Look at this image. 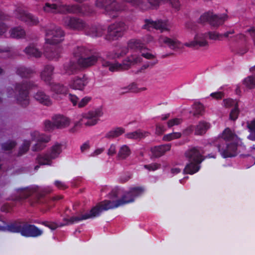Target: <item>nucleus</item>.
<instances>
[{
  "instance_id": "obj_1",
  "label": "nucleus",
  "mask_w": 255,
  "mask_h": 255,
  "mask_svg": "<svg viewBox=\"0 0 255 255\" xmlns=\"http://www.w3.org/2000/svg\"><path fill=\"white\" fill-rule=\"evenodd\" d=\"M65 32L61 27L50 24L45 29V43L43 54L49 60H58L60 57L61 48L56 45L64 40Z\"/></svg>"
},
{
  "instance_id": "obj_2",
  "label": "nucleus",
  "mask_w": 255,
  "mask_h": 255,
  "mask_svg": "<svg viewBox=\"0 0 255 255\" xmlns=\"http://www.w3.org/2000/svg\"><path fill=\"white\" fill-rule=\"evenodd\" d=\"M241 139L229 128H226L214 144L224 158L237 155L238 147Z\"/></svg>"
},
{
  "instance_id": "obj_3",
  "label": "nucleus",
  "mask_w": 255,
  "mask_h": 255,
  "mask_svg": "<svg viewBox=\"0 0 255 255\" xmlns=\"http://www.w3.org/2000/svg\"><path fill=\"white\" fill-rule=\"evenodd\" d=\"M46 193L44 191L40 192L37 187L30 186L19 188L15 189L16 196L12 199L18 201L33 195L34 199L30 203L31 206H35L36 204H44L47 207L48 209H50L54 206L53 202L54 201L59 200L63 197L61 195H57L53 197L52 199H49L46 196Z\"/></svg>"
},
{
  "instance_id": "obj_4",
  "label": "nucleus",
  "mask_w": 255,
  "mask_h": 255,
  "mask_svg": "<svg viewBox=\"0 0 255 255\" xmlns=\"http://www.w3.org/2000/svg\"><path fill=\"white\" fill-rule=\"evenodd\" d=\"M0 231L18 233L25 238H37L42 235L43 233L42 230L23 219L14 220L5 226L0 225Z\"/></svg>"
},
{
  "instance_id": "obj_5",
  "label": "nucleus",
  "mask_w": 255,
  "mask_h": 255,
  "mask_svg": "<svg viewBox=\"0 0 255 255\" xmlns=\"http://www.w3.org/2000/svg\"><path fill=\"white\" fill-rule=\"evenodd\" d=\"M95 5L103 9L106 15L113 19L118 17L120 12L126 10L128 8L126 4L120 3L117 0H96Z\"/></svg>"
},
{
  "instance_id": "obj_6",
  "label": "nucleus",
  "mask_w": 255,
  "mask_h": 255,
  "mask_svg": "<svg viewBox=\"0 0 255 255\" xmlns=\"http://www.w3.org/2000/svg\"><path fill=\"white\" fill-rule=\"evenodd\" d=\"M37 85L33 81H23L16 83L14 89L17 94L15 98L17 103L25 108L29 104V90L37 88Z\"/></svg>"
},
{
  "instance_id": "obj_7",
  "label": "nucleus",
  "mask_w": 255,
  "mask_h": 255,
  "mask_svg": "<svg viewBox=\"0 0 255 255\" xmlns=\"http://www.w3.org/2000/svg\"><path fill=\"white\" fill-rule=\"evenodd\" d=\"M142 58L137 55H131L124 59L122 63L118 62L112 63L111 62L103 60L101 62L102 66L103 67H108L111 72H116L119 71L128 69L132 65H134L141 62Z\"/></svg>"
},
{
  "instance_id": "obj_8",
  "label": "nucleus",
  "mask_w": 255,
  "mask_h": 255,
  "mask_svg": "<svg viewBox=\"0 0 255 255\" xmlns=\"http://www.w3.org/2000/svg\"><path fill=\"white\" fill-rule=\"evenodd\" d=\"M128 29V27L124 22L116 21L108 26L105 38L108 41L118 40L124 36Z\"/></svg>"
},
{
  "instance_id": "obj_9",
  "label": "nucleus",
  "mask_w": 255,
  "mask_h": 255,
  "mask_svg": "<svg viewBox=\"0 0 255 255\" xmlns=\"http://www.w3.org/2000/svg\"><path fill=\"white\" fill-rule=\"evenodd\" d=\"M227 18L226 14H214L212 12L208 11L201 15L198 20L201 23L208 22L212 26L217 27L223 24Z\"/></svg>"
},
{
  "instance_id": "obj_10",
  "label": "nucleus",
  "mask_w": 255,
  "mask_h": 255,
  "mask_svg": "<svg viewBox=\"0 0 255 255\" xmlns=\"http://www.w3.org/2000/svg\"><path fill=\"white\" fill-rule=\"evenodd\" d=\"M128 49L134 51H140V52L147 50L140 40L131 39L128 42L127 47H121L119 51L114 52V55L112 56L111 57L114 59L122 57L128 53Z\"/></svg>"
},
{
  "instance_id": "obj_11",
  "label": "nucleus",
  "mask_w": 255,
  "mask_h": 255,
  "mask_svg": "<svg viewBox=\"0 0 255 255\" xmlns=\"http://www.w3.org/2000/svg\"><path fill=\"white\" fill-rule=\"evenodd\" d=\"M64 26L69 29L81 31L87 26L86 22L80 18L75 16H66L63 18Z\"/></svg>"
},
{
  "instance_id": "obj_12",
  "label": "nucleus",
  "mask_w": 255,
  "mask_h": 255,
  "mask_svg": "<svg viewBox=\"0 0 255 255\" xmlns=\"http://www.w3.org/2000/svg\"><path fill=\"white\" fill-rule=\"evenodd\" d=\"M99 210L97 208H92L89 213H86L81 216H72L69 218H64L63 223L60 224V226H64L78 223L84 220L96 217L98 214Z\"/></svg>"
},
{
  "instance_id": "obj_13",
  "label": "nucleus",
  "mask_w": 255,
  "mask_h": 255,
  "mask_svg": "<svg viewBox=\"0 0 255 255\" xmlns=\"http://www.w3.org/2000/svg\"><path fill=\"white\" fill-rule=\"evenodd\" d=\"M15 15L18 19L24 22L27 25H36L39 23V19L37 16L27 12L20 6L16 9Z\"/></svg>"
},
{
  "instance_id": "obj_14",
  "label": "nucleus",
  "mask_w": 255,
  "mask_h": 255,
  "mask_svg": "<svg viewBox=\"0 0 255 255\" xmlns=\"http://www.w3.org/2000/svg\"><path fill=\"white\" fill-rule=\"evenodd\" d=\"M144 24L142 26V28L150 30V28L158 29L161 32L169 31V26L167 21L158 20L153 21L150 19H146L144 20Z\"/></svg>"
},
{
  "instance_id": "obj_15",
  "label": "nucleus",
  "mask_w": 255,
  "mask_h": 255,
  "mask_svg": "<svg viewBox=\"0 0 255 255\" xmlns=\"http://www.w3.org/2000/svg\"><path fill=\"white\" fill-rule=\"evenodd\" d=\"M123 200L121 199L111 201L110 200H104L99 205L94 207L93 208H97L98 210V214L96 215V217L99 216L102 211H107L111 209L117 208L120 206L124 205Z\"/></svg>"
},
{
  "instance_id": "obj_16",
  "label": "nucleus",
  "mask_w": 255,
  "mask_h": 255,
  "mask_svg": "<svg viewBox=\"0 0 255 255\" xmlns=\"http://www.w3.org/2000/svg\"><path fill=\"white\" fill-rule=\"evenodd\" d=\"M144 191V189L141 187H135L131 188L129 192L124 195L121 199L123 201L124 204L132 202L134 198L140 196Z\"/></svg>"
},
{
  "instance_id": "obj_17",
  "label": "nucleus",
  "mask_w": 255,
  "mask_h": 255,
  "mask_svg": "<svg viewBox=\"0 0 255 255\" xmlns=\"http://www.w3.org/2000/svg\"><path fill=\"white\" fill-rule=\"evenodd\" d=\"M185 156L189 161L196 162L197 163H201L204 159L199 147H191L185 152Z\"/></svg>"
},
{
  "instance_id": "obj_18",
  "label": "nucleus",
  "mask_w": 255,
  "mask_h": 255,
  "mask_svg": "<svg viewBox=\"0 0 255 255\" xmlns=\"http://www.w3.org/2000/svg\"><path fill=\"white\" fill-rule=\"evenodd\" d=\"M185 45L188 47H205L208 45L207 41V34H198L195 35L194 40L190 42L185 43Z\"/></svg>"
},
{
  "instance_id": "obj_19",
  "label": "nucleus",
  "mask_w": 255,
  "mask_h": 255,
  "mask_svg": "<svg viewBox=\"0 0 255 255\" xmlns=\"http://www.w3.org/2000/svg\"><path fill=\"white\" fill-rule=\"evenodd\" d=\"M50 87V90L52 92V97L55 99H58V95L65 96L68 93V88L63 84L57 83H50L48 84Z\"/></svg>"
},
{
  "instance_id": "obj_20",
  "label": "nucleus",
  "mask_w": 255,
  "mask_h": 255,
  "mask_svg": "<svg viewBox=\"0 0 255 255\" xmlns=\"http://www.w3.org/2000/svg\"><path fill=\"white\" fill-rule=\"evenodd\" d=\"M103 115V112L100 109L89 111L86 115L87 122L85 125L87 126H92L96 125L99 118Z\"/></svg>"
},
{
  "instance_id": "obj_21",
  "label": "nucleus",
  "mask_w": 255,
  "mask_h": 255,
  "mask_svg": "<svg viewBox=\"0 0 255 255\" xmlns=\"http://www.w3.org/2000/svg\"><path fill=\"white\" fill-rule=\"evenodd\" d=\"M62 3L55 1L54 3L46 2L43 6V10L46 13L53 14L62 13Z\"/></svg>"
},
{
  "instance_id": "obj_22",
  "label": "nucleus",
  "mask_w": 255,
  "mask_h": 255,
  "mask_svg": "<svg viewBox=\"0 0 255 255\" xmlns=\"http://www.w3.org/2000/svg\"><path fill=\"white\" fill-rule=\"evenodd\" d=\"M87 84L86 78L83 76L82 77L78 76L72 78L69 82V86L74 90L83 91Z\"/></svg>"
},
{
  "instance_id": "obj_23",
  "label": "nucleus",
  "mask_w": 255,
  "mask_h": 255,
  "mask_svg": "<svg viewBox=\"0 0 255 255\" xmlns=\"http://www.w3.org/2000/svg\"><path fill=\"white\" fill-rule=\"evenodd\" d=\"M85 34L91 37H101L104 32V29L100 25H92L85 28Z\"/></svg>"
},
{
  "instance_id": "obj_24",
  "label": "nucleus",
  "mask_w": 255,
  "mask_h": 255,
  "mask_svg": "<svg viewBox=\"0 0 255 255\" xmlns=\"http://www.w3.org/2000/svg\"><path fill=\"white\" fill-rule=\"evenodd\" d=\"M99 56L97 54H91L85 56L84 58L78 59L79 64L83 67H88L94 65L99 59Z\"/></svg>"
},
{
  "instance_id": "obj_25",
  "label": "nucleus",
  "mask_w": 255,
  "mask_h": 255,
  "mask_svg": "<svg viewBox=\"0 0 255 255\" xmlns=\"http://www.w3.org/2000/svg\"><path fill=\"white\" fill-rule=\"evenodd\" d=\"M34 98L36 101L44 106H50L52 104V100L49 96L46 95L42 91H37L34 94Z\"/></svg>"
},
{
  "instance_id": "obj_26",
  "label": "nucleus",
  "mask_w": 255,
  "mask_h": 255,
  "mask_svg": "<svg viewBox=\"0 0 255 255\" xmlns=\"http://www.w3.org/2000/svg\"><path fill=\"white\" fill-rule=\"evenodd\" d=\"M54 69V68L52 65H47L44 66L43 70L41 72V78L47 84L51 83Z\"/></svg>"
},
{
  "instance_id": "obj_27",
  "label": "nucleus",
  "mask_w": 255,
  "mask_h": 255,
  "mask_svg": "<svg viewBox=\"0 0 255 255\" xmlns=\"http://www.w3.org/2000/svg\"><path fill=\"white\" fill-rule=\"evenodd\" d=\"M62 13L84 14L83 7L78 4L67 5L62 3Z\"/></svg>"
},
{
  "instance_id": "obj_28",
  "label": "nucleus",
  "mask_w": 255,
  "mask_h": 255,
  "mask_svg": "<svg viewBox=\"0 0 255 255\" xmlns=\"http://www.w3.org/2000/svg\"><path fill=\"white\" fill-rule=\"evenodd\" d=\"M171 146L170 144H165L155 146L151 148V152L155 157H159L162 156L166 151L170 150Z\"/></svg>"
},
{
  "instance_id": "obj_29",
  "label": "nucleus",
  "mask_w": 255,
  "mask_h": 255,
  "mask_svg": "<svg viewBox=\"0 0 255 255\" xmlns=\"http://www.w3.org/2000/svg\"><path fill=\"white\" fill-rule=\"evenodd\" d=\"M56 128H64L68 127L70 124L69 120L62 115H55L52 118Z\"/></svg>"
},
{
  "instance_id": "obj_30",
  "label": "nucleus",
  "mask_w": 255,
  "mask_h": 255,
  "mask_svg": "<svg viewBox=\"0 0 255 255\" xmlns=\"http://www.w3.org/2000/svg\"><path fill=\"white\" fill-rule=\"evenodd\" d=\"M35 73L32 69L24 66H20L16 68V73L22 78H30Z\"/></svg>"
},
{
  "instance_id": "obj_31",
  "label": "nucleus",
  "mask_w": 255,
  "mask_h": 255,
  "mask_svg": "<svg viewBox=\"0 0 255 255\" xmlns=\"http://www.w3.org/2000/svg\"><path fill=\"white\" fill-rule=\"evenodd\" d=\"M189 163L186 164L183 173L184 174H188L192 175L197 172L200 169L201 163H197V162L189 161Z\"/></svg>"
},
{
  "instance_id": "obj_32",
  "label": "nucleus",
  "mask_w": 255,
  "mask_h": 255,
  "mask_svg": "<svg viewBox=\"0 0 255 255\" xmlns=\"http://www.w3.org/2000/svg\"><path fill=\"white\" fill-rule=\"evenodd\" d=\"M123 1L129 3L131 6L141 10H145L149 7L145 0H122Z\"/></svg>"
},
{
  "instance_id": "obj_33",
  "label": "nucleus",
  "mask_w": 255,
  "mask_h": 255,
  "mask_svg": "<svg viewBox=\"0 0 255 255\" xmlns=\"http://www.w3.org/2000/svg\"><path fill=\"white\" fill-rule=\"evenodd\" d=\"M91 51L84 46H77L73 51L74 56L78 59L82 58L91 54Z\"/></svg>"
},
{
  "instance_id": "obj_34",
  "label": "nucleus",
  "mask_w": 255,
  "mask_h": 255,
  "mask_svg": "<svg viewBox=\"0 0 255 255\" xmlns=\"http://www.w3.org/2000/svg\"><path fill=\"white\" fill-rule=\"evenodd\" d=\"M9 33L11 37L16 39L23 38L26 35L25 30L21 26H16L11 28Z\"/></svg>"
},
{
  "instance_id": "obj_35",
  "label": "nucleus",
  "mask_w": 255,
  "mask_h": 255,
  "mask_svg": "<svg viewBox=\"0 0 255 255\" xmlns=\"http://www.w3.org/2000/svg\"><path fill=\"white\" fill-rule=\"evenodd\" d=\"M24 52L28 56L35 58L40 57L42 54V52L33 44H30L27 46L24 49Z\"/></svg>"
},
{
  "instance_id": "obj_36",
  "label": "nucleus",
  "mask_w": 255,
  "mask_h": 255,
  "mask_svg": "<svg viewBox=\"0 0 255 255\" xmlns=\"http://www.w3.org/2000/svg\"><path fill=\"white\" fill-rule=\"evenodd\" d=\"M32 140L38 141L45 144L50 140V137L48 135L40 134L38 131H34L31 133Z\"/></svg>"
},
{
  "instance_id": "obj_37",
  "label": "nucleus",
  "mask_w": 255,
  "mask_h": 255,
  "mask_svg": "<svg viewBox=\"0 0 255 255\" xmlns=\"http://www.w3.org/2000/svg\"><path fill=\"white\" fill-rule=\"evenodd\" d=\"M63 68L65 73L70 75L76 73L78 70V65L75 62L70 61L63 65Z\"/></svg>"
},
{
  "instance_id": "obj_38",
  "label": "nucleus",
  "mask_w": 255,
  "mask_h": 255,
  "mask_svg": "<svg viewBox=\"0 0 255 255\" xmlns=\"http://www.w3.org/2000/svg\"><path fill=\"white\" fill-rule=\"evenodd\" d=\"M52 159L48 153L38 154L36 158V162L39 165H51Z\"/></svg>"
},
{
  "instance_id": "obj_39",
  "label": "nucleus",
  "mask_w": 255,
  "mask_h": 255,
  "mask_svg": "<svg viewBox=\"0 0 255 255\" xmlns=\"http://www.w3.org/2000/svg\"><path fill=\"white\" fill-rule=\"evenodd\" d=\"M131 154L129 147L127 145H123L120 147L118 153V158L120 159H126Z\"/></svg>"
},
{
  "instance_id": "obj_40",
  "label": "nucleus",
  "mask_w": 255,
  "mask_h": 255,
  "mask_svg": "<svg viewBox=\"0 0 255 255\" xmlns=\"http://www.w3.org/2000/svg\"><path fill=\"white\" fill-rule=\"evenodd\" d=\"M125 132V129L121 127L116 128L108 132L105 137L107 138H113L118 137Z\"/></svg>"
},
{
  "instance_id": "obj_41",
  "label": "nucleus",
  "mask_w": 255,
  "mask_h": 255,
  "mask_svg": "<svg viewBox=\"0 0 255 255\" xmlns=\"http://www.w3.org/2000/svg\"><path fill=\"white\" fill-rule=\"evenodd\" d=\"M195 127V134L202 135L204 134L209 128V124L205 122H200Z\"/></svg>"
},
{
  "instance_id": "obj_42",
  "label": "nucleus",
  "mask_w": 255,
  "mask_h": 255,
  "mask_svg": "<svg viewBox=\"0 0 255 255\" xmlns=\"http://www.w3.org/2000/svg\"><path fill=\"white\" fill-rule=\"evenodd\" d=\"M234 30H230L229 31H227L225 32L224 34H219L218 33H217L216 32H208V33H205V34H207V37L209 36V38L210 39L212 40H217V39H220L223 36L227 37L229 36L230 34H232L234 33Z\"/></svg>"
},
{
  "instance_id": "obj_43",
  "label": "nucleus",
  "mask_w": 255,
  "mask_h": 255,
  "mask_svg": "<svg viewBox=\"0 0 255 255\" xmlns=\"http://www.w3.org/2000/svg\"><path fill=\"white\" fill-rule=\"evenodd\" d=\"M161 39L164 44L172 49H175L180 46V43L176 39H173L167 37H164Z\"/></svg>"
},
{
  "instance_id": "obj_44",
  "label": "nucleus",
  "mask_w": 255,
  "mask_h": 255,
  "mask_svg": "<svg viewBox=\"0 0 255 255\" xmlns=\"http://www.w3.org/2000/svg\"><path fill=\"white\" fill-rule=\"evenodd\" d=\"M61 151V145L59 143H56L51 147L50 150L47 153H49L51 158L54 159L58 156Z\"/></svg>"
},
{
  "instance_id": "obj_45",
  "label": "nucleus",
  "mask_w": 255,
  "mask_h": 255,
  "mask_svg": "<svg viewBox=\"0 0 255 255\" xmlns=\"http://www.w3.org/2000/svg\"><path fill=\"white\" fill-rule=\"evenodd\" d=\"M146 89V88H144V87L139 89L137 87L136 84H135L134 83H132L131 84L129 85L128 87H125L124 88H123V90H125V91H124L122 93H127L128 92H132V93H138V92L142 91H144Z\"/></svg>"
},
{
  "instance_id": "obj_46",
  "label": "nucleus",
  "mask_w": 255,
  "mask_h": 255,
  "mask_svg": "<svg viewBox=\"0 0 255 255\" xmlns=\"http://www.w3.org/2000/svg\"><path fill=\"white\" fill-rule=\"evenodd\" d=\"M247 127L250 132L248 138L253 141H255V119L247 123Z\"/></svg>"
},
{
  "instance_id": "obj_47",
  "label": "nucleus",
  "mask_w": 255,
  "mask_h": 255,
  "mask_svg": "<svg viewBox=\"0 0 255 255\" xmlns=\"http://www.w3.org/2000/svg\"><path fill=\"white\" fill-rule=\"evenodd\" d=\"M30 144V140H24L22 144L19 147L17 155L20 156L26 153L29 149Z\"/></svg>"
},
{
  "instance_id": "obj_48",
  "label": "nucleus",
  "mask_w": 255,
  "mask_h": 255,
  "mask_svg": "<svg viewBox=\"0 0 255 255\" xmlns=\"http://www.w3.org/2000/svg\"><path fill=\"white\" fill-rule=\"evenodd\" d=\"M244 83L250 89L254 88L255 87V74L248 76L245 79Z\"/></svg>"
},
{
  "instance_id": "obj_49",
  "label": "nucleus",
  "mask_w": 255,
  "mask_h": 255,
  "mask_svg": "<svg viewBox=\"0 0 255 255\" xmlns=\"http://www.w3.org/2000/svg\"><path fill=\"white\" fill-rule=\"evenodd\" d=\"M240 113V110L239 109L238 104H236L235 107L231 110L230 115L229 118L231 120L235 121L236 120L239 116Z\"/></svg>"
},
{
  "instance_id": "obj_50",
  "label": "nucleus",
  "mask_w": 255,
  "mask_h": 255,
  "mask_svg": "<svg viewBox=\"0 0 255 255\" xmlns=\"http://www.w3.org/2000/svg\"><path fill=\"white\" fill-rule=\"evenodd\" d=\"M16 145V142L13 140H8L1 144L2 149L5 151L12 149Z\"/></svg>"
},
{
  "instance_id": "obj_51",
  "label": "nucleus",
  "mask_w": 255,
  "mask_h": 255,
  "mask_svg": "<svg viewBox=\"0 0 255 255\" xmlns=\"http://www.w3.org/2000/svg\"><path fill=\"white\" fill-rule=\"evenodd\" d=\"M181 134L180 132H173L165 134L163 137L164 141H170L172 139L179 138L181 137Z\"/></svg>"
},
{
  "instance_id": "obj_52",
  "label": "nucleus",
  "mask_w": 255,
  "mask_h": 255,
  "mask_svg": "<svg viewBox=\"0 0 255 255\" xmlns=\"http://www.w3.org/2000/svg\"><path fill=\"white\" fill-rule=\"evenodd\" d=\"M127 138L129 139H137L141 138L143 136L142 132L139 131H135L133 132L128 133L126 134Z\"/></svg>"
},
{
  "instance_id": "obj_53",
  "label": "nucleus",
  "mask_w": 255,
  "mask_h": 255,
  "mask_svg": "<svg viewBox=\"0 0 255 255\" xmlns=\"http://www.w3.org/2000/svg\"><path fill=\"white\" fill-rule=\"evenodd\" d=\"M61 223H60L59 224H57L55 222L49 221H43L41 223H40L41 224L49 228V229L52 230L56 229L58 227H61V226H60V224Z\"/></svg>"
},
{
  "instance_id": "obj_54",
  "label": "nucleus",
  "mask_w": 255,
  "mask_h": 255,
  "mask_svg": "<svg viewBox=\"0 0 255 255\" xmlns=\"http://www.w3.org/2000/svg\"><path fill=\"white\" fill-rule=\"evenodd\" d=\"M157 63V61L155 60L153 62H148L145 64H143L141 68L136 71L135 74H138L139 73H142L144 72V70L148 68V67H153L155 64Z\"/></svg>"
},
{
  "instance_id": "obj_55",
  "label": "nucleus",
  "mask_w": 255,
  "mask_h": 255,
  "mask_svg": "<svg viewBox=\"0 0 255 255\" xmlns=\"http://www.w3.org/2000/svg\"><path fill=\"white\" fill-rule=\"evenodd\" d=\"M223 104L226 108H229L232 106L235 107L236 104H238V102L232 99H226L223 100Z\"/></svg>"
},
{
  "instance_id": "obj_56",
  "label": "nucleus",
  "mask_w": 255,
  "mask_h": 255,
  "mask_svg": "<svg viewBox=\"0 0 255 255\" xmlns=\"http://www.w3.org/2000/svg\"><path fill=\"white\" fill-rule=\"evenodd\" d=\"M92 100V98L89 96L84 97L78 104V106L79 108L84 107L86 106Z\"/></svg>"
},
{
  "instance_id": "obj_57",
  "label": "nucleus",
  "mask_w": 255,
  "mask_h": 255,
  "mask_svg": "<svg viewBox=\"0 0 255 255\" xmlns=\"http://www.w3.org/2000/svg\"><path fill=\"white\" fill-rule=\"evenodd\" d=\"M161 167V165L156 163H152L149 164L144 165V167L149 171H155Z\"/></svg>"
},
{
  "instance_id": "obj_58",
  "label": "nucleus",
  "mask_w": 255,
  "mask_h": 255,
  "mask_svg": "<svg viewBox=\"0 0 255 255\" xmlns=\"http://www.w3.org/2000/svg\"><path fill=\"white\" fill-rule=\"evenodd\" d=\"M37 142L32 147V150L33 151H38L43 149L46 144L44 143L40 142L38 141H36Z\"/></svg>"
},
{
  "instance_id": "obj_59",
  "label": "nucleus",
  "mask_w": 255,
  "mask_h": 255,
  "mask_svg": "<svg viewBox=\"0 0 255 255\" xmlns=\"http://www.w3.org/2000/svg\"><path fill=\"white\" fill-rule=\"evenodd\" d=\"M45 130L46 131H51L53 130L56 128L54 122H51L50 121H46L44 122Z\"/></svg>"
},
{
  "instance_id": "obj_60",
  "label": "nucleus",
  "mask_w": 255,
  "mask_h": 255,
  "mask_svg": "<svg viewBox=\"0 0 255 255\" xmlns=\"http://www.w3.org/2000/svg\"><path fill=\"white\" fill-rule=\"evenodd\" d=\"M181 123V120L178 118H174L170 120L167 122V126L168 128H171L172 127L178 125Z\"/></svg>"
},
{
  "instance_id": "obj_61",
  "label": "nucleus",
  "mask_w": 255,
  "mask_h": 255,
  "mask_svg": "<svg viewBox=\"0 0 255 255\" xmlns=\"http://www.w3.org/2000/svg\"><path fill=\"white\" fill-rule=\"evenodd\" d=\"M54 185L57 188L61 190H64L68 188V186L65 183L59 180H56L54 182Z\"/></svg>"
},
{
  "instance_id": "obj_62",
  "label": "nucleus",
  "mask_w": 255,
  "mask_h": 255,
  "mask_svg": "<svg viewBox=\"0 0 255 255\" xmlns=\"http://www.w3.org/2000/svg\"><path fill=\"white\" fill-rule=\"evenodd\" d=\"M210 96L216 99L219 100L221 99L224 96V94L222 92H217L214 93H212L210 94Z\"/></svg>"
},
{
  "instance_id": "obj_63",
  "label": "nucleus",
  "mask_w": 255,
  "mask_h": 255,
  "mask_svg": "<svg viewBox=\"0 0 255 255\" xmlns=\"http://www.w3.org/2000/svg\"><path fill=\"white\" fill-rule=\"evenodd\" d=\"M195 109L197 114L201 115L204 110V107L202 104L198 103L195 105Z\"/></svg>"
},
{
  "instance_id": "obj_64",
  "label": "nucleus",
  "mask_w": 255,
  "mask_h": 255,
  "mask_svg": "<svg viewBox=\"0 0 255 255\" xmlns=\"http://www.w3.org/2000/svg\"><path fill=\"white\" fill-rule=\"evenodd\" d=\"M165 130V128L161 124H157L156 126V131L158 134H162Z\"/></svg>"
}]
</instances>
